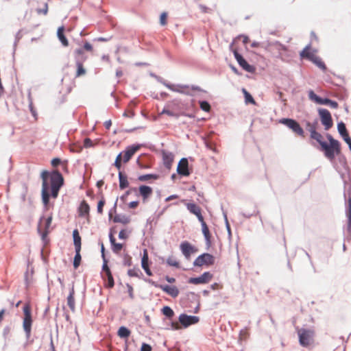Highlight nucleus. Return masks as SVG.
<instances>
[{
	"instance_id": "nucleus-7",
	"label": "nucleus",
	"mask_w": 351,
	"mask_h": 351,
	"mask_svg": "<svg viewBox=\"0 0 351 351\" xmlns=\"http://www.w3.org/2000/svg\"><path fill=\"white\" fill-rule=\"evenodd\" d=\"M318 113L320 117L321 122L322 125L324 126V129L326 130H328L330 128L332 127L333 121L332 119V117L330 112L324 108L319 109Z\"/></svg>"
},
{
	"instance_id": "nucleus-61",
	"label": "nucleus",
	"mask_w": 351,
	"mask_h": 351,
	"mask_svg": "<svg viewBox=\"0 0 351 351\" xmlns=\"http://www.w3.org/2000/svg\"><path fill=\"white\" fill-rule=\"evenodd\" d=\"M342 138L346 141V143L349 145V147L351 149V138L349 136V134H347V136H344Z\"/></svg>"
},
{
	"instance_id": "nucleus-47",
	"label": "nucleus",
	"mask_w": 351,
	"mask_h": 351,
	"mask_svg": "<svg viewBox=\"0 0 351 351\" xmlns=\"http://www.w3.org/2000/svg\"><path fill=\"white\" fill-rule=\"evenodd\" d=\"M160 23L161 25L165 26L167 23V13L162 12L160 16Z\"/></svg>"
},
{
	"instance_id": "nucleus-44",
	"label": "nucleus",
	"mask_w": 351,
	"mask_h": 351,
	"mask_svg": "<svg viewBox=\"0 0 351 351\" xmlns=\"http://www.w3.org/2000/svg\"><path fill=\"white\" fill-rule=\"evenodd\" d=\"M317 122H315V123H306V127H307V130H308V132H310L311 135L312 134H313V132H316V130H317Z\"/></svg>"
},
{
	"instance_id": "nucleus-45",
	"label": "nucleus",
	"mask_w": 351,
	"mask_h": 351,
	"mask_svg": "<svg viewBox=\"0 0 351 351\" xmlns=\"http://www.w3.org/2000/svg\"><path fill=\"white\" fill-rule=\"evenodd\" d=\"M199 106L200 108L205 112H209L210 110V105L206 101H199Z\"/></svg>"
},
{
	"instance_id": "nucleus-6",
	"label": "nucleus",
	"mask_w": 351,
	"mask_h": 351,
	"mask_svg": "<svg viewBox=\"0 0 351 351\" xmlns=\"http://www.w3.org/2000/svg\"><path fill=\"white\" fill-rule=\"evenodd\" d=\"M215 263V257L208 253H204L195 258L193 262L194 266L202 267L204 265L210 266Z\"/></svg>"
},
{
	"instance_id": "nucleus-39",
	"label": "nucleus",
	"mask_w": 351,
	"mask_h": 351,
	"mask_svg": "<svg viewBox=\"0 0 351 351\" xmlns=\"http://www.w3.org/2000/svg\"><path fill=\"white\" fill-rule=\"evenodd\" d=\"M80 251L81 250H75V256L74 257V260H73V267L75 269H77L80 265V263H81V259H82V257H81V255H80Z\"/></svg>"
},
{
	"instance_id": "nucleus-48",
	"label": "nucleus",
	"mask_w": 351,
	"mask_h": 351,
	"mask_svg": "<svg viewBox=\"0 0 351 351\" xmlns=\"http://www.w3.org/2000/svg\"><path fill=\"white\" fill-rule=\"evenodd\" d=\"M107 276V278H108V284H107V287L108 288H112L114 287V279H113V277H112V275L111 273H109L106 275Z\"/></svg>"
},
{
	"instance_id": "nucleus-38",
	"label": "nucleus",
	"mask_w": 351,
	"mask_h": 351,
	"mask_svg": "<svg viewBox=\"0 0 351 351\" xmlns=\"http://www.w3.org/2000/svg\"><path fill=\"white\" fill-rule=\"evenodd\" d=\"M316 66L322 69L323 71L326 69L324 62L319 56H316L312 61Z\"/></svg>"
},
{
	"instance_id": "nucleus-55",
	"label": "nucleus",
	"mask_w": 351,
	"mask_h": 351,
	"mask_svg": "<svg viewBox=\"0 0 351 351\" xmlns=\"http://www.w3.org/2000/svg\"><path fill=\"white\" fill-rule=\"evenodd\" d=\"M93 145V141L88 138H86L84 139V146L86 148L88 147H90Z\"/></svg>"
},
{
	"instance_id": "nucleus-5",
	"label": "nucleus",
	"mask_w": 351,
	"mask_h": 351,
	"mask_svg": "<svg viewBox=\"0 0 351 351\" xmlns=\"http://www.w3.org/2000/svg\"><path fill=\"white\" fill-rule=\"evenodd\" d=\"M300 344L307 347L313 343L315 332L312 329L300 328L298 330Z\"/></svg>"
},
{
	"instance_id": "nucleus-25",
	"label": "nucleus",
	"mask_w": 351,
	"mask_h": 351,
	"mask_svg": "<svg viewBox=\"0 0 351 351\" xmlns=\"http://www.w3.org/2000/svg\"><path fill=\"white\" fill-rule=\"evenodd\" d=\"M119 188L123 190L129 186V182H128L127 176L125 174H124L120 170L119 172Z\"/></svg>"
},
{
	"instance_id": "nucleus-62",
	"label": "nucleus",
	"mask_w": 351,
	"mask_h": 351,
	"mask_svg": "<svg viewBox=\"0 0 351 351\" xmlns=\"http://www.w3.org/2000/svg\"><path fill=\"white\" fill-rule=\"evenodd\" d=\"M60 164V160L58 158H53L51 160V165L54 167H57Z\"/></svg>"
},
{
	"instance_id": "nucleus-28",
	"label": "nucleus",
	"mask_w": 351,
	"mask_h": 351,
	"mask_svg": "<svg viewBox=\"0 0 351 351\" xmlns=\"http://www.w3.org/2000/svg\"><path fill=\"white\" fill-rule=\"evenodd\" d=\"M73 243L75 250H81V237L80 236L79 232L77 229L73 232Z\"/></svg>"
},
{
	"instance_id": "nucleus-1",
	"label": "nucleus",
	"mask_w": 351,
	"mask_h": 351,
	"mask_svg": "<svg viewBox=\"0 0 351 351\" xmlns=\"http://www.w3.org/2000/svg\"><path fill=\"white\" fill-rule=\"evenodd\" d=\"M42 178V202L46 209H48L49 204V198L53 199L58 196L59 191L64 184V178L58 171H53L49 173L47 171H43L41 173Z\"/></svg>"
},
{
	"instance_id": "nucleus-20",
	"label": "nucleus",
	"mask_w": 351,
	"mask_h": 351,
	"mask_svg": "<svg viewBox=\"0 0 351 351\" xmlns=\"http://www.w3.org/2000/svg\"><path fill=\"white\" fill-rule=\"evenodd\" d=\"M162 155L164 165L167 169H170L174 159L173 154L171 152L163 151Z\"/></svg>"
},
{
	"instance_id": "nucleus-59",
	"label": "nucleus",
	"mask_w": 351,
	"mask_h": 351,
	"mask_svg": "<svg viewBox=\"0 0 351 351\" xmlns=\"http://www.w3.org/2000/svg\"><path fill=\"white\" fill-rule=\"evenodd\" d=\"M328 105L334 109H337L339 106L338 103L337 101H332L331 99L329 100Z\"/></svg>"
},
{
	"instance_id": "nucleus-60",
	"label": "nucleus",
	"mask_w": 351,
	"mask_h": 351,
	"mask_svg": "<svg viewBox=\"0 0 351 351\" xmlns=\"http://www.w3.org/2000/svg\"><path fill=\"white\" fill-rule=\"evenodd\" d=\"M139 204L138 201H133L129 203L128 206L130 208H136Z\"/></svg>"
},
{
	"instance_id": "nucleus-17",
	"label": "nucleus",
	"mask_w": 351,
	"mask_h": 351,
	"mask_svg": "<svg viewBox=\"0 0 351 351\" xmlns=\"http://www.w3.org/2000/svg\"><path fill=\"white\" fill-rule=\"evenodd\" d=\"M317 50L311 48V45H307L300 53L301 58L307 59L312 61L317 56Z\"/></svg>"
},
{
	"instance_id": "nucleus-13",
	"label": "nucleus",
	"mask_w": 351,
	"mask_h": 351,
	"mask_svg": "<svg viewBox=\"0 0 351 351\" xmlns=\"http://www.w3.org/2000/svg\"><path fill=\"white\" fill-rule=\"evenodd\" d=\"M234 56L239 64L246 71L252 73L255 69L253 66L249 64L247 62L237 51H234Z\"/></svg>"
},
{
	"instance_id": "nucleus-53",
	"label": "nucleus",
	"mask_w": 351,
	"mask_h": 351,
	"mask_svg": "<svg viewBox=\"0 0 351 351\" xmlns=\"http://www.w3.org/2000/svg\"><path fill=\"white\" fill-rule=\"evenodd\" d=\"M135 113L133 110L128 109L123 113V116L128 118H132L134 116Z\"/></svg>"
},
{
	"instance_id": "nucleus-27",
	"label": "nucleus",
	"mask_w": 351,
	"mask_h": 351,
	"mask_svg": "<svg viewBox=\"0 0 351 351\" xmlns=\"http://www.w3.org/2000/svg\"><path fill=\"white\" fill-rule=\"evenodd\" d=\"M74 295L75 289L74 287L73 286L70 290L69 295L67 297V304L72 311H74L75 309Z\"/></svg>"
},
{
	"instance_id": "nucleus-8",
	"label": "nucleus",
	"mask_w": 351,
	"mask_h": 351,
	"mask_svg": "<svg viewBox=\"0 0 351 351\" xmlns=\"http://www.w3.org/2000/svg\"><path fill=\"white\" fill-rule=\"evenodd\" d=\"M52 222V215H50L47 218H41L38 226V230L42 236L43 239H45V237L49 232V228L51 226Z\"/></svg>"
},
{
	"instance_id": "nucleus-64",
	"label": "nucleus",
	"mask_w": 351,
	"mask_h": 351,
	"mask_svg": "<svg viewBox=\"0 0 351 351\" xmlns=\"http://www.w3.org/2000/svg\"><path fill=\"white\" fill-rule=\"evenodd\" d=\"M199 8L203 12H208V11L210 10L208 8L204 5H200Z\"/></svg>"
},
{
	"instance_id": "nucleus-29",
	"label": "nucleus",
	"mask_w": 351,
	"mask_h": 351,
	"mask_svg": "<svg viewBox=\"0 0 351 351\" xmlns=\"http://www.w3.org/2000/svg\"><path fill=\"white\" fill-rule=\"evenodd\" d=\"M202 224V232H203V234L206 240V242L208 245H210V237H211V235H210V231H209V229H208V226L206 225V222L204 221V219H203V221H199Z\"/></svg>"
},
{
	"instance_id": "nucleus-35",
	"label": "nucleus",
	"mask_w": 351,
	"mask_h": 351,
	"mask_svg": "<svg viewBox=\"0 0 351 351\" xmlns=\"http://www.w3.org/2000/svg\"><path fill=\"white\" fill-rule=\"evenodd\" d=\"M118 335L121 338H128L130 335V331L125 326H121L118 330Z\"/></svg>"
},
{
	"instance_id": "nucleus-54",
	"label": "nucleus",
	"mask_w": 351,
	"mask_h": 351,
	"mask_svg": "<svg viewBox=\"0 0 351 351\" xmlns=\"http://www.w3.org/2000/svg\"><path fill=\"white\" fill-rule=\"evenodd\" d=\"M152 348L150 345L143 343L141 348V351H152Z\"/></svg>"
},
{
	"instance_id": "nucleus-10",
	"label": "nucleus",
	"mask_w": 351,
	"mask_h": 351,
	"mask_svg": "<svg viewBox=\"0 0 351 351\" xmlns=\"http://www.w3.org/2000/svg\"><path fill=\"white\" fill-rule=\"evenodd\" d=\"M84 51L93 52V47L88 42H85L82 48L77 49L75 51V60L80 59V61L84 62L86 60V56H84Z\"/></svg>"
},
{
	"instance_id": "nucleus-4",
	"label": "nucleus",
	"mask_w": 351,
	"mask_h": 351,
	"mask_svg": "<svg viewBox=\"0 0 351 351\" xmlns=\"http://www.w3.org/2000/svg\"><path fill=\"white\" fill-rule=\"evenodd\" d=\"M24 317L23 321V328L25 332L26 337L29 338L31 335L32 318V310L30 304L27 303L23 306Z\"/></svg>"
},
{
	"instance_id": "nucleus-37",
	"label": "nucleus",
	"mask_w": 351,
	"mask_h": 351,
	"mask_svg": "<svg viewBox=\"0 0 351 351\" xmlns=\"http://www.w3.org/2000/svg\"><path fill=\"white\" fill-rule=\"evenodd\" d=\"M114 222L127 224L130 222V219L125 216L116 215L113 219Z\"/></svg>"
},
{
	"instance_id": "nucleus-30",
	"label": "nucleus",
	"mask_w": 351,
	"mask_h": 351,
	"mask_svg": "<svg viewBox=\"0 0 351 351\" xmlns=\"http://www.w3.org/2000/svg\"><path fill=\"white\" fill-rule=\"evenodd\" d=\"M64 27L63 26L60 27L58 29V37L59 40H60V42L62 43V44L64 47H67L69 45V42H68V40L66 39V36L64 34Z\"/></svg>"
},
{
	"instance_id": "nucleus-40",
	"label": "nucleus",
	"mask_w": 351,
	"mask_h": 351,
	"mask_svg": "<svg viewBox=\"0 0 351 351\" xmlns=\"http://www.w3.org/2000/svg\"><path fill=\"white\" fill-rule=\"evenodd\" d=\"M337 129H338V131H339L340 135L342 137L344 136H347V134H348V132L347 131L346 125L343 122H341V123H338Z\"/></svg>"
},
{
	"instance_id": "nucleus-50",
	"label": "nucleus",
	"mask_w": 351,
	"mask_h": 351,
	"mask_svg": "<svg viewBox=\"0 0 351 351\" xmlns=\"http://www.w3.org/2000/svg\"><path fill=\"white\" fill-rule=\"evenodd\" d=\"M176 91L182 93L189 94V87L187 86H179Z\"/></svg>"
},
{
	"instance_id": "nucleus-15",
	"label": "nucleus",
	"mask_w": 351,
	"mask_h": 351,
	"mask_svg": "<svg viewBox=\"0 0 351 351\" xmlns=\"http://www.w3.org/2000/svg\"><path fill=\"white\" fill-rule=\"evenodd\" d=\"M182 202H184L185 204L189 211L191 213L195 215L199 221H203L204 217L202 215V209L199 206L194 203H185V200L184 199L182 200Z\"/></svg>"
},
{
	"instance_id": "nucleus-21",
	"label": "nucleus",
	"mask_w": 351,
	"mask_h": 351,
	"mask_svg": "<svg viewBox=\"0 0 351 351\" xmlns=\"http://www.w3.org/2000/svg\"><path fill=\"white\" fill-rule=\"evenodd\" d=\"M141 266H142V268L145 270V271L147 276H152V273L149 267V257H148V252H147V250H145L143 252V255L142 261H141Z\"/></svg>"
},
{
	"instance_id": "nucleus-43",
	"label": "nucleus",
	"mask_w": 351,
	"mask_h": 351,
	"mask_svg": "<svg viewBox=\"0 0 351 351\" xmlns=\"http://www.w3.org/2000/svg\"><path fill=\"white\" fill-rule=\"evenodd\" d=\"M243 93L244 94L245 103H250L252 104H255V103H256L255 100L254 99L252 96L245 88L243 89Z\"/></svg>"
},
{
	"instance_id": "nucleus-24",
	"label": "nucleus",
	"mask_w": 351,
	"mask_h": 351,
	"mask_svg": "<svg viewBox=\"0 0 351 351\" xmlns=\"http://www.w3.org/2000/svg\"><path fill=\"white\" fill-rule=\"evenodd\" d=\"M346 215L348 217L347 232L351 239V197H350L348 199Z\"/></svg>"
},
{
	"instance_id": "nucleus-33",
	"label": "nucleus",
	"mask_w": 351,
	"mask_h": 351,
	"mask_svg": "<svg viewBox=\"0 0 351 351\" xmlns=\"http://www.w3.org/2000/svg\"><path fill=\"white\" fill-rule=\"evenodd\" d=\"M158 178L159 176L157 174H145L138 176V180L141 182H146L151 179L156 180Z\"/></svg>"
},
{
	"instance_id": "nucleus-11",
	"label": "nucleus",
	"mask_w": 351,
	"mask_h": 351,
	"mask_svg": "<svg viewBox=\"0 0 351 351\" xmlns=\"http://www.w3.org/2000/svg\"><path fill=\"white\" fill-rule=\"evenodd\" d=\"M180 250L186 259H189L192 254L197 252V249L188 241H183L180 245Z\"/></svg>"
},
{
	"instance_id": "nucleus-34",
	"label": "nucleus",
	"mask_w": 351,
	"mask_h": 351,
	"mask_svg": "<svg viewBox=\"0 0 351 351\" xmlns=\"http://www.w3.org/2000/svg\"><path fill=\"white\" fill-rule=\"evenodd\" d=\"M167 114L168 116L173 117H176V118L179 117V113L178 112L171 110L169 108V106L165 107L160 112V114Z\"/></svg>"
},
{
	"instance_id": "nucleus-9",
	"label": "nucleus",
	"mask_w": 351,
	"mask_h": 351,
	"mask_svg": "<svg viewBox=\"0 0 351 351\" xmlns=\"http://www.w3.org/2000/svg\"><path fill=\"white\" fill-rule=\"evenodd\" d=\"M280 123L285 125L291 130H292V131L295 132L296 134L302 137L304 136V132L303 129L301 128L300 124L294 119H282V120H280Z\"/></svg>"
},
{
	"instance_id": "nucleus-18",
	"label": "nucleus",
	"mask_w": 351,
	"mask_h": 351,
	"mask_svg": "<svg viewBox=\"0 0 351 351\" xmlns=\"http://www.w3.org/2000/svg\"><path fill=\"white\" fill-rule=\"evenodd\" d=\"M139 195L141 196L143 202L145 203L153 193L152 187L146 185H141L138 187Z\"/></svg>"
},
{
	"instance_id": "nucleus-16",
	"label": "nucleus",
	"mask_w": 351,
	"mask_h": 351,
	"mask_svg": "<svg viewBox=\"0 0 351 351\" xmlns=\"http://www.w3.org/2000/svg\"><path fill=\"white\" fill-rule=\"evenodd\" d=\"M177 172L179 175L183 176H189L190 171L189 170V162L185 158H182L178 165Z\"/></svg>"
},
{
	"instance_id": "nucleus-58",
	"label": "nucleus",
	"mask_w": 351,
	"mask_h": 351,
	"mask_svg": "<svg viewBox=\"0 0 351 351\" xmlns=\"http://www.w3.org/2000/svg\"><path fill=\"white\" fill-rule=\"evenodd\" d=\"M119 238L121 239H125L128 238V234L125 230H122L119 232Z\"/></svg>"
},
{
	"instance_id": "nucleus-46",
	"label": "nucleus",
	"mask_w": 351,
	"mask_h": 351,
	"mask_svg": "<svg viewBox=\"0 0 351 351\" xmlns=\"http://www.w3.org/2000/svg\"><path fill=\"white\" fill-rule=\"evenodd\" d=\"M36 12L38 14H44L46 15L48 12V5L47 3H43V6L42 8H37Z\"/></svg>"
},
{
	"instance_id": "nucleus-2",
	"label": "nucleus",
	"mask_w": 351,
	"mask_h": 351,
	"mask_svg": "<svg viewBox=\"0 0 351 351\" xmlns=\"http://www.w3.org/2000/svg\"><path fill=\"white\" fill-rule=\"evenodd\" d=\"M140 149V145H132L128 147L124 151L119 154L115 159L114 165L115 167L120 170L122 163H127L130 161L132 157Z\"/></svg>"
},
{
	"instance_id": "nucleus-31",
	"label": "nucleus",
	"mask_w": 351,
	"mask_h": 351,
	"mask_svg": "<svg viewBox=\"0 0 351 351\" xmlns=\"http://www.w3.org/2000/svg\"><path fill=\"white\" fill-rule=\"evenodd\" d=\"M77 71L75 77H79L86 74V69L84 68L83 62L80 61V59L76 60Z\"/></svg>"
},
{
	"instance_id": "nucleus-22",
	"label": "nucleus",
	"mask_w": 351,
	"mask_h": 351,
	"mask_svg": "<svg viewBox=\"0 0 351 351\" xmlns=\"http://www.w3.org/2000/svg\"><path fill=\"white\" fill-rule=\"evenodd\" d=\"M308 97L311 101L315 102L316 104L322 105H328L330 100L327 98L323 99L319 97L313 90H310L308 92Z\"/></svg>"
},
{
	"instance_id": "nucleus-63",
	"label": "nucleus",
	"mask_w": 351,
	"mask_h": 351,
	"mask_svg": "<svg viewBox=\"0 0 351 351\" xmlns=\"http://www.w3.org/2000/svg\"><path fill=\"white\" fill-rule=\"evenodd\" d=\"M171 328L174 330H179L180 328V326L178 322H172Z\"/></svg>"
},
{
	"instance_id": "nucleus-42",
	"label": "nucleus",
	"mask_w": 351,
	"mask_h": 351,
	"mask_svg": "<svg viewBox=\"0 0 351 351\" xmlns=\"http://www.w3.org/2000/svg\"><path fill=\"white\" fill-rule=\"evenodd\" d=\"M162 313H163V315H165L169 318H171L174 315L173 311L169 306H164L162 308Z\"/></svg>"
},
{
	"instance_id": "nucleus-56",
	"label": "nucleus",
	"mask_w": 351,
	"mask_h": 351,
	"mask_svg": "<svg viewBox=\"0 0 351 351\" xmlns=\"http://www.w3.org/2000/svg\"><path fill=\"white\" fill-rule=\"evenodd\" d=\"M103 271L105 272L106 275H107L109 273H111L110 269L107 265V261L105 259H104V263L103 265Z\"/></svg>"
},
{
	"instance_id": "nucleus-41",
	"label": "nucleus",
	"mask_w": 351,
	"mask_h": 351,
	"mask_svg": "<svg viewBox=\"0 0 351 351\" xmlns=\"http://www.w3.org/2000/svg\"><path fill=\"white\" fill-rule=\"evenodd\" d=\"M311 138L314 139V140H315V141H317L319 143V144L320 145L321 147H322V143H326V142L323 141V136H322V135L320 133L317 132H313V134H312L311 135Z\"/></svg>"
},
{
	"instance_id": "nucleus-23",
	"label": "nucleus",
	"mask_w": 351,
	"mask_h": 351,
	"mask_svg": "<svg viewBox=\"0 0 351 351\" xmlns=\"http://www.w3.org/2000/svg\"><path fill=\"white\" fill-rule=\"evenodd\" d=\"M159 287L173 298L177 297L179 294V291L175 286L160 285Z\"/></svg>"
},
{
	"instance_id": "nucleus-32",
	"label": "nucleus",
	"mask_w": 351,
	"mask_h": 351,
	"mask_svg": "<svg viewBox=\"0 0 351 351\" xmlns=\"http://www.w3.org/2000/svg\"><path fill=\"white\" fill-rule=\"evenodd\" d=\"M128 275L130 277H136L140 278L143 274L138 267H134L132 269H128Z\"/></svg>"
},
{
	"instance_id": "nucleus-14",
	"label": "nucleus",
	"mask_w": 351,
	"mask_h": 351,
	"mask_svg": "<svg viewBox=\"0 0 351 351\" xmlns=\"http://www.w3.org/2000/svg\"><path fill=\"white\" fill-rule=\"evenodd\" d=\"M199 319L197 316H191L186 314H181L179 316V322L184 327H188L191 324H195L199 322Z\"/></svg>"
},
{
	"instance_id": "nucleus-52",
	"label": "nucleus",
	"mask_w": 351,
	"mask_h": 351,
	"mask_svg": "<svg viewBox=\"0 0 351 351\" xmlns=\"http://www.w3.org/2000/svg\"><path fill=\"white\" fill-rule=\"evenodd\" d=\"M136 191V188H132L129 190H128L121 197V199H122L123 201H125L128 196L132 193V191Z\"/></svg>"
},
{
	"instance_id": "nucleus-26",
	"label": "nucleus",
	"mask_w": 351,
	"mask_h": 351,
	"mask_svg": "<svg viewBox=\"0 0 351 351\" xmlns=\"http://www.w3.org/2000/svg\"><path fill=\"white\" fill-rule=\"evenodd\" d=\"M109 237L113 252L119 254L123 248V244L116 243V240L112 234H110Z\"/></svg>"
},
{
	"instance_id": "nucleus-19",
	"label": "nucleus",
	"mask_w": 351,
	"mask_h": 351,
	"mask_svg": "<svg viewBox=\"0 0 351 351\" xmlns=\"http://www.w3.org/2000/svg\"><path fill=\"white\" fill-rule=\"evenodd\" d=\"M90 206L86 202V201L83 200L79 206L78 208V213L79 216L82 217H85L88 221H89L90 219Z\"/></svg>"
},
{
	"instance_id": "nucleus-12",
	"label": "nucleus",
	"mask_w": 351,
	"mask_h": 351,
	"mask_svg": "<svg viewBox=\"0 0 351 351\" xmlns=\"http://www.w3.org/2000/svg\"><path fill=\"white\" fill-rule=\"evenodd\" d=\"M213 275L209 271L203 273L200 276L197 278H191L189 282L193 285L206 284L209 282L213 278Z\"/></svg>"
},
{
	"instance_id": "nucleus-57",
	"label": "nucleus",
	"mask_w": 351,
	"mask_h": 351,
	"mask_svg": "<svg viewBox=\"0 0 351 351\" xmlns=\"http://www.w3.org/2000/svg\"><path fill=\"white\" fill-rule=\"evenodd\" d=\"M210 288L213 290H217V289H221L223 288V285L217 282L213 283L211 285Z\"/></svg>"
},
{
	"instance_id": "nucleus-51",
	"label": "nucleus",
	"mask_w": 351,
	"mask_h": 351,
	"mask_svg": "<svg viewBox=\"0 0 351 351\" xmlns=\"http://www.w3.org/2000/svg\"><path fill=\"white\" fill-rule=\"evenodd\" d=\"M105 204V200L104 199H101L97 204V212L99 214L103 213V207Z\"/></svg>"
},
{
	"instance_id": "nucleus-49",
	"label": "nucleus",
	"mask_w": 351,
	"mask_h": 351,
	"mask_svg": "<svg viewBox=\"0 0 351 351\" xmlns=\"http://www.w3.org/2000/svg\"><path fill=\"white\" fill-rule=\"evenodd\" d=\"M132 263V257L130 255H128V254H125L124 256V257H123V264H124V265H125V266H131Z\"/></svg>"
},
{
	"instance_id": "nucleus-3",
	"label": "nucleus",
	"mask_w": 351,
	"mask_h": 351,
	"mask_svg": "<svg viewBox=\"0 0 351 351\" xmlns=\"http://www.w3.org/2000/svg\"><path fill=\"white\" fill-rule=\"evenodd\" d=\"M322 151L324 152L326 157L330 160H333L336 155L341 152L340 143L339 141H332V143H322Z\"/></svg>"
},
{
	"instance_id": "nucleus-36",
	"label": "nucleus",
	"mask_w": 351,
	"mask_h": 351,
	"mask_svg": "<svg viewBox=\"0 0 351 351\" xmlns=\"http://www.w3.org/2000/svg\"><path fill=\"white\" fill-rule=\"evenodd\" d=\"M167 263L169 266L175 267L176 268H179L180 267V263H179V261L176 259V257H174L173 256H169L167 258Z\"/></svg>"
}]
</instances>
